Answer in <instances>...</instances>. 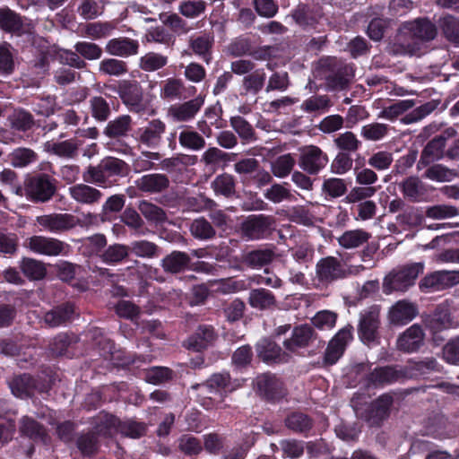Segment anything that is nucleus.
I'll use <instances>...</instances> for the list:
<instances>
[{
	"label": "nucleus",
	"instance_id": "obj_62",
	"mask_svg": "<svg viewBox=\"0 0 459 459\" xmlns=\"http://www.w3.org/2000/svg\"><path fill=\"white\" fill-rule=\"evenodd\" d=\"M337 315L330 310L317 312L312 318L313 325L320 330H330L336 324Z\"/></svg>",
	"mask_w": 459,
	"mask_h": 459
},
{
	"label": "nucleus",
	"instance_id": "obj_33",
	"mask_svg": "<svg viewBox=\"0 0 459 459\" xmlns=\"http://www.w3.org/2000/svg\"><path fill=\"white\" fill-rule=\"evenodd\" d=\"M178 142L183 148L194 152L201 151L205 146L203 135L189 127H185L180 131Z\"/></svg>",
	"mask_w": 459,
	"mask_h": 459
},
{
	"label": "nucleus",
	"instance_id": "obj_25",
	"mask_svg": "<svg viewBox=\"0 0 459 459\" xmlns=\"http://www.w3.org/2000/svg\"><path fill=\"white\" fill-rule=\"evenodd\" d=\"M74 200L84 204H92L100 201L102 194L97 188L85 184H77L69 188Z\"/></svg>",
	"mask_w": 459,
	"mask_h": 459
},
{
	"label": "nucleus",
	"instance_id": "obj_17",
	"mask_svg": "<svg viewBox=\"0 0 459 459\" xmlns=\"http://www.w3.org/2000/svg\"><path fill=\"white\" fill-rule=\"evenodd\" d=\"M255 388L262 397L267 400H276L285 395L282 385L274 375H258L255 378Z\"/></svg>",
	"mask_w": 459,
	"mask_h": 459
},
{
	"label": "nucleus",
	"instance_id": "obj_63",
	"mask_svg": "<svg viewBox=\"0 0 459 459\" xmlns=\"http://www.w3.org/2000/svg\"><path fill=\"white\" fill-rule=\"evenodd\" d=\"M456 173L440 164L433 165L429 167L426 172V178L438 182L451 181Z\"/></svg>",
	"mask_w": 459,
	"mask_h": 459
},
{
	"label": "nucleus",
	"instance_id": "obj_31",
	"mask_svg": "<svg viewBox=\"0 0 459 459\" xmlns=\"http://www.w3.org/2000/svg\"><path fill=\"white\" fill-rule=\"evenodd\" d=\"M95 425V421L93 422ZM103 435L99 434L95 426H93L92 431L82 433L76 439V446L81 453L84 455H91L98 451L99 448V437Z\"/></svg>",
	"mask_w": 459,
	"mask_h": 459
},
{
	"label": "nucleus",
	"instance_id": "obj_51",
	"mask_svg": "<svg viewBox=\"0 0 459 459\" xmlns=\"http://www.w3.org/2000/svg\"><path fill=\"white\" fill-rule=\"evenodd\" d=\"M212 189L217 195L230 196L235 192V181L231 175L222 174L215 178L212 183Z\"/></svg>",
	"mask_w": 459,
	"mask_h": 459
},
{
	"label": "nucleus",
	"instance_id": "obj_6",
	"mask_svg": "<svg viewBox=\"0 0 459 459\" xmlns=\"http://www.w3.org/2000/svg\"><path fill=\"white\" fill-rule=\"evenodd\" d=\"M380 326V308L378 306H372L359 314L358 325V335L359 340L368 346H375L378 343L379 336L377 330Z\"/></svg>",
	"mask_w": 459,
	"mask_h": 459
},
{
	"label": "nucleus",
	"instance_id": "obj_48",
	"mask_svg": "<svg viewBox=\"0 0 459 459\" xmlns=\"http://www.w3.org/2000/svg\"><path fill=\"white\" fill-rule=\"evenodd\" d=\"M389 126L382 123H371L361 127L360 134L368 141H380L387 135Z\"/></svg>",
	"mask_w": 459,
	"mask_h": 459
},
{
	"label": "nucleus",
	"instance_id": "obj_16",
	"mask_svg": "<svg viewBox=\"0 0 459 459\" xmlns=\"http://www.w3.org/2000/svg\"><path fill=\"white\" fill-rule=\"evenodd\" d=\"M165 131L166 125L163 121L152 119L136 131V140L149 148H156L160 145Z\"/></svg>",
	"mask_w": 459,
	"mask_h": 459
},
{
	"label": "nucleus",
	"instance_id": "obj_32",
	"mask_svg": "<svg viewBox=\"0 0 459 459\" xmlns=\"http://www.w3.org/2000/svg\"><path fill=\"white\" fill-rule=\"evenodd\" d=\"M169 179L163 174H148L137 180V186L145 192L157 193L166 189Z\"/></svg>",
	"mask_w": 459,
	"mask_h": 459
},
{
	"label": "nucleus",
	"instance_id": "obj_30",
	"mask_svg": "<svg viewBox=\"0 0 459 459\" xmlns=\"http://www.w3.org/2000/svg\"><path fill=\"white\" fill-rule=\"evenodd\" d=\"M457 325L458 324L452 320L447 308L445 307H438L434 315L427 321L428 328L434 333Z\"/></svg>",
	"mask_w": 459,
	"mask_h": 459
},
{
	"label": "nucleus",
	"instance_id": "obj_34",
	"mask_svg": "<svg viewBox=\"0 0 459 459\" xmlns=\"http://www.w3.org/2000/svg\"><path fill=\"white\" fill-rule=\"evenodd\" d=\"M78 146L79 143L74 140H67L60 143L48 141L45 143L44 150L60 157L74 158L77 153Z\"/></svg>",
	"mask_w": 459,
	"mask_h": 459
},
{
	"label": "nucleus",
	"instance_id": "obj_64",
	"mask_svg": "<svg viewBox=\"0 0 459 459\" xmlns=\"http://www.w3.org/2000/svg\"><path fill=\"white\" fill-rule=\"evenodd\" d=\"M178 447L187 455H195L202 451V443L194 436L186 434L178 439Z\"/></svg>",
	"mask_w": 459,
	"mask_h": 459
},
{
	"label": "nucleus",
	"instance_id": "obj_4",
	"mask_svg": "<svg viewBox=\"0 0 459 459\" xmlns=\"http://www.w3.org/2000/svg\"><path fill=\"white\" fill-rule=\"evenodd\" d=\"M361 394H356L351 399V405L356 415L367 421L369 426H380L390 415L393 397L389 394H383L372 402L366 410H363Z\"/></svg>",
	"mask_w": 459,
	"mask_h": 459
},
{
	"label": "nucleus",
	"instance_id": "obj_11",
	"mask_svg": "<svg viewBox=\"0 0 459 459\" xmlns=\"http://www.w3.org/2000/svg\"><path fill=\"white\" fill-rule=\"evenodd\" d=\"M327 163L328 157L319 147L309 145L301 150L299 167L307 173L317 174Z\"/></svg>",
	"mask_w": 459,
	"mask_h": 459
},
{
	"label": "nucleus",
	"instance_id": "obj_24",
	"mask_svg": "<svg viewBox=\"0 0 459 459\" xmlns=\"http://www.w3.org/2000/svg\"><path fill=\"white\" fill-rule=\"evenodd\" d=\"M138 48V41L129 38L112 39L108 41L105 47L106 52L109 55L123 57L137 54Z\"/></svg>",
	"mask_w": 459,
	"mask_h": 459
},
{
	"label": "nucleus",
	"instance_id": "obj_40",
	"mask_svg": "<svg viewBox=\"0 0 459 459\" xmlns=\"http://www.w3.org/2000/svg\"><path fill=\"white\" fill-rule=\"evenodd\" d=\"M9 161L15 168H23L38 159L34 151L29 148H17L9 154Z\"/></svg>",
	"mask_w": 459,
	"mask_h": 459
},
{
	"label": "nucleus",
	"instance_id": "obj_36",
	"mask_svg": "<svg viewBox=\"0 0 459 459\" xmlns=\"http://www.w3.org/2000/svg\"><path fill=\"white\" fill-rule=\"evenodd\" d=\"M404 197L412 202H418L425 195L424 186L416 177H410L400 184Z\"/></svg>",
	"mask_w": 459,
	"mask_h": 459
},
{
	"label": "nucleus",
	"instance_id": "obj_2",
	"mask_svg": "<svg viewBox=\"0 0 459 459\" xmlns=\"http://www.w3.org/2000/svg\"><path fill=\"white\" fill-rule=\"evenodd\" d=\"M89 333L100 355L109 360L117 369L134 370L140 368L138 364L141 361L123 350H116L112 341L104 336L100 329L92 328Z\"/></svg>",
	"mask_w": 459,
	"mask_h": 459
},
{
	"label": "nucleus",
	"instance_id": "obj_39",
	"mask_svg": "<svg viewBox=\"0 0 459 459\" xmlns=\"http://www.w3.org/2000/svg\"><path fill=\"white\" fill-rule=\"evenodd\" d=\"M249 304L258 309H266L273 307L275 298L273 293L264 289L253 290L249 294Z\"/></svg>",
	"mask_w": 459,
	"mask_h": 459
},
{
	"label": "nucleus",
	"instance_id": "obj_22",
	"mask_svg": "<svg viewBox=\"0 0 459 459\" xmlns=\"http://www.w3.org/2000/svg\"><path fill=\"white\" fill-rule=\"evenodd\" d=\"M204 100L198 96L182 104L171 106L169 114L176 122H186L195 117L204 105Z\"/></svg>",
	"mask_w": 459,
	"mask_h": 459
},
{
	"label": "nucleus",
	"instance_id": "obj_27",
	"mask_svg": "<svg viewBox=\"0 0 459 459\" xmlns=\"http://www.w3.org/2000/svg\"><path fill=\"white\" fill-rule=\"evenodd\" d=\"M121 97L126 105L131 110L139 112L143 108V93L140 86L134 83H127L121 89Z\"/></svg>",
	"mask_w": 459,
	"mask_h": 459
},
{
	"label": "nucleus",
	"instance_id": "obj_44",
	"mask_svg": "<svg viewBox=\"0 0 459 459\" xmlns=\"http://www.w3.org/2000/svg\"><path fill=\"white\" fill-rule=\"evenodd\" d=\"M295 166V160L291 154H284L278 157L275 160L271 163L272 173L276 178L287 177Z\"/></svg>",
	"mask_w": 459,
	"mask_h": 459
},
{
	"label": "nucleus",
	"instance_id": "obj_54",
	"mask_svg": "<svg viewBox=\"0 0 459 459\" xmlns=\"http://www.w3.org/2000/svg\"><path fill=\"white\" fill-rule=\"evenodd\" d=\"M114 29L111 22H92L85 26L84 33L92 39H100L109 36Z\"/></svg>",
	"mask_w": 459,
	"mask_h": 459
},
{
	"label": "nucleus",
	"instance_id": "obj_49",
	"mask_svg": "<svg viewBox=\"0 0 459 459\" xmlns=\"http://www.w3.org/2000/svg\"><path fill=\"white\" fill-rule=\"evenodd\" d=\"M192 235L198 239H210L215 235V230L211 223L204 218L195 220L190 226Z\"/></svg>",
	"mask_w": 459,
	"mask_h": 459
},
{
	"label": "nucleus",
	"instance_id": "obj_61",
	"mask_svg": "<svg viewBox=\"0 0 459 459\" xmlns=\"http://www.w3.org/2000/svg\"><path fill=\"white\" fill-rule=\"evenodd\" d=\"M264 81L265 73L263 70H255L244 77L243 87L248 92L257 93L263 88Z\"/></svg>",
	"mask_w": 459,
	"mask_h": 459
},
{
	"label": "nucleus",
	"instance_id": "obj_7",
	"mask_svg": "<svg viewBox=\"0 0 459 459\" xmlns=\"http://www.w3.org/2000/svg\"><path fill=\"white\" fill-rule=\"evenodd\" d=\"M275 228L273 216L264 214L248 216L241 226L242 234L247 239L255 240L266 238Z\"/></svg>",
	"mask_w": 459,
	"mask_h": 459
},
{
	"label": "nucleus",
	"instance_id": "obj_42",
	"mask_svg": "<svg viewBox=\"0 0 459 459\" xmlns=\"http://www.w3.org/2000/svg\"><path fill=\"white\" fill-rule=\"evenodd\" d=\"M288 429L297 433H306L312 429L313 421L302 412H293L285 420Z\"/></svg>",
	"mask_w": 459,
	"mask_h": 459
},
{
	"label": "nucleus",
	"instance_id": "obj_19",
	"mask_svg": "<svg viewBox=\"0 0 459 459\" xmlns=\"http://www.w3.org/2000/svg\"><path fill=\"white\" fill-rule=\"evenodd\" d=\"M25 191L30 199L45 202L53 195L55 188L47 177L39 176L29 179Z\"/></svg>",
	"mask_w": 459,
	"mask_h": 459
},
{
	"label": "nucleus",
	"instance_id": "obj_57",
	"mask_svg": "<svg viewBox=\"0 0 459 459\" xmlns=\"http://www.w3.org/2000/svg\"><path fill=\"white\" fill-rule=\"evenodd\" d=\"M331 106L330 99L326 95H316L307 99L302 103V109L306 112H325Z\"/></svg>",
	"mask_w": 459,
	"mask_h": 459
},
{
	"label": "nucleus",
	"instance_id": "obj_55",
	"mask_svg": "<svg viewBox=\"0 0 459 459\" xmlns=\"http://www.w3.org/2000/svg\"><path fill=\"white\" fill-rule=\"evenodd\" d=\"M439 26L449 41L459 44V20L453 16H445L440 19Z\"/></svg>",
	"mask_w": 459,
	"mask_h": 459
},
{
	"label": "nucleus",
	"instance_id": "obj_23",
	"mask_svg": "<svg viewBox=\"0 0 459 459\" xmlns=\"http://www.w3.org/2000/svg\"><path fill=\"white\" fill-rule=\"evenodd\" d=\"M215 339L216 334L213 328L208 325H203L188 338L186 342V347L195 351H201L211 346Z\"/></svg>",
	"mask_w": 459,
	"mask_h": 459
},
{
	"label": "nucleus",
	"instance_id": "obj_5",
	"mask_svg": "<svg viewBox=\"0 0 459 459\" xmlns=\"http://www.w3.org/2000/svg\"><path fill=\"white\" fill-rule=\"evenodd\" d=\"M423 271L420 263L412 264L392 271L384 279L383 291L390 294L394 291H406L415 282V280Z\"/></svg>",
	"mask_w": 459,
	"mask_h": 459
},
{
	"label": "nucleus",
	"instance_id": "obj_12",
	"mask_svg": "<svg viewBox=\"0 0 459 459\" xmlns=\"http://www.w3.org/2000/svg\"><path fill=\"white\" fill-rule=\"evenodd\" d=\"M258 357L269 365L289 362L292 356L286 349L282 350L276 342L269 339L261 340L256 344Z\"/></svg>",
	"mask_w": 459,
	"mask_h": 459
},
{
	"label": "nucleus",
	"instance_id": "obj_10",
	"mask_svg": "<svg viewBox=\"0 0 459 459\" xmlns=\"http://www.w3.org/2000/svg\"><path fill=\"white\" fill-rule=\"evenodd\" d=\"M25 247L39 255L56 256L65 254L68 245L56 238L33 236L26 239Z\"/></svg>",
	"mask_w": 459,
	"mask_h": 459
},
{
	"label": "nucleus",
	"instance_id": "obj_18",
	"mask_svg": "<svg viewBox=\"0 0 459 459\" xmlns=\"http://www.w3.org/2000/svg\"><path fill=\"white\" fill-rule=\"evenodd\" d=\"M9 386L12 393L21 398L30 395L33 390L47 392L50 388L48 384L37 385L32 375H15L9 382Z\"/></svg>",
	"mask_w": 459,
	"mask_h": 459
},
{
	"label": "nucleus",
	"instance_id": "obj_45",
	"mask_svg": "<svg viewBox=\"0 0 459 459\" xmlns=\"http://www.w3.org/2000/svg\"><path fill=\"white\" fill-rule=\"evenodd\" d=\"M99 70L101 74L118 77L126 74L128 68L123 60L106 58L100 63Z\"/></svg>",
	"mask_w": 459,
	"mask_h": 459
},
{
	"label": "nucleus",
	"instance_id": "obj_43",
	"mask_svg": "<svg viewBox=\"0 0 459 459\" xmlns=\"http://www.w3.org/2000/svg\"><path fill=\"white\" fill-rule=\"evenodd\" d=\"M0 28L8 32L22 31V22L15 13L8 9L0 10Z\"/></svg>",
	"mask_w": 459,
	"mask_h": 459
},
{
	"label": "nucleus",
	"instance_id": "obj_26",
	"mask_svg": "<svg viewBox=\"0 0 459 459\" xmlns=\"http://www.w3.org/2000/svg\"><path fill=\"white\" fill-rule=\"evenodd\" d=\"M20 431L23 436L34 441L47 442L48 435L46 429L34 419L24 416L20 421Z\"/></svg>",
	"mask_w": 459,
	"mask_h": 459
},
{
	"label": "nucleus",
	"instance_id": "obj_59",
	"mask_svg": "<svg viewBox=\"0 0 459 459\" xmlns=\"http://www.w3.org/2000/svg\"><path fill=\"white\" fill-rule=\"evenodd\" d=\"M100 162L108 179L114 176H123L126 172V164L119 159L108 157Z\"/></svg>",
	"mask_w": 459,
	"mask_h": 459
},
{
	"label": "nucleus",
	"instance_id": "obj_1",
	"mask_svg": "<svg viewBox=\"0 0 459 459\" xmlns=\"http://www.w3.org/2000/svg\"><path fill=\"white\" fill-rule=\"evenodd\" d=\"M436 35L437 29L429 20L418 19L406 22L399 30L393 51L400 55H416L420 50V42L431 40Z\"/></svg>",
	"mask_w": 459,
	"mask_h": 459
},
{
	"label": "nucleus",
	"instance_id": "obj_56",
	"mask_svg": "<svg viewBox=\"0 0 459 459\" xmlns=\"http://www.w3.org/2000/svg\"><path fill=\"white\" fill-rule=\"evenodd\" d=\"M273 256L274 255L272 250H255L245 256V263L253 268H259L269 264L273 259Z\"/></svg>",
	"mask_w": 459,
	"mask_h": 459
},
{
	"label": "nucleus",
	"instance_id": "obj_58",
	"mask_svg": "<svg viewBox=\"0 0 459 459\" xmlns=\"http://www.w3.org/2000/svg\"><path fill=\"white\" fill-rule=\"evenodd\" d=\"M264 196L269 201L278 204L282 201H294L295 197L290 193V191L285 187L284 185L281 184H273L270 188H268Z\"/></svg>",
	"mask_w": 459,
	"mask_h": 459
},
{
	"label": "nucleus",
	"instance_id": "obj_60",
	"mask_svg": "<svg viewBox=\"0 0 459 459\" xmlns=\"http://www.w3.org/2000/svg\"><path fill=\"white\" fill-rule=\"evenodd\" d=\"M282 455L291 459L299 458L305 450V443L296 439H284L280 442Z\"/></svg>",
	"mask_w": 459,
	"mask_h": 459
},
{
	"label": "nucleus",
	"instance_id": "obj_9",
	"mask_svg": "<svg viewBox=\"0 0 459 459\" xmlns=\"http://www.w3.org/2000/svg\"><path fill=\"white\" fill-rule=\"evenodd\" d=\"M352 331L353 327L348 325L333 336L322 360L323 365H333L337 362L353 338Z\"/></svg>",
	"mask_w": 459,
	"mask_h": 459
},
{
	"label": "nucleus",
	"instance_id": "obj_3",
	"mask_svg": "<svg viewBox=\"0 0 459 459\" xmlns=\"http://www.w3.org/2000/svg\"><path fill=\"white\" fill-rule=\"evenodd\" d=\"M95 428L98 433L104 437H112L116 433H120L131 438H140L147 431V426L143 422L134 420H120L106 412H100L95 418Z\"/></svg>",
	"mask_w": 459,
	"mask_h": 459
},
{
	"label": "nucleus",
	"instance_id": "obj_28",
	"mask_svg": "<svg viewBox=\"0 0 459 459\" xmlns=\"http://www.w3.org/2000/svg\"><path fill=\"white\" fill-rule=\"evenodd\" d=\"M370 237V233L361 229L346 230L338 238V243L345 249H352L368 242Z\"/></svg>",
	"mask_w": 459,
	"mask_h": 459
},
{
	"label": "nucleus",
	"instance_id": "obj_53",
	"mask_svg": "<svg viewBox=\"0 0 459 459\" xmlns=\"http://www.w3.org/2000/svg\"><path fill=\"white\" fill-rule=\"evenodd\" d=\"M129 254L128 246L115 244L109 246L102 254V260L110 264H117L124 260Z\"/></svg>",
	"mask_w": 459,
	"mask_h": 459
},
{
	"label": "nucleus",
	"instance_id": "obj_21",
	"mask_svg": "<svg viewBox=\"0 0 459 459\" xmlns=\"http://www.w3.org/2000/svg\"><path fill=\"white\" fill-rule=\"evenodd\" d=\"M417 314L418 309L413 303L399 300L390 308L388 318L393 325H403L413 320Z\"/></svg>",
	"mask_w": 459,
	"mask_h": 459
},
{
	"label": "nucleus",
	"instance_id": "obj_8",
	"mask_svg": "<svg viewBox=\"0 0 459 459\" xmlns=\"http://www.w3.org/2000/svg\"><path fill=\"white\" fill-rule=\"evenodd\" d=\"M36 221L41 227L40 230H46L53 234L68 231L79 224V219L70 213L41 215L36 218Z\"/></svg>",
	"mask_w": 459,
	"mask_h": 459
},
{
	"label": "nucleus",
	"instance_id": "obj_14",
	"mask_svg": "<svg viewBox=\"0 0 459 459\" xmlns=\"http://www.w3.org/2000/svg\"><path fill=\"white\" fill-rule=\"evenodd\" d=\"M315 338V331L308 325H300L293 328L291 335L283 341V348L289 351L291 356L298 354L300 349L307 347Z\"/></svg>",
	"mask_w": 459,
	"mask_h": 459
},
{
	"label": "nucleus",
	"instance_id": "obj_52",
	"mask_svg": "<svg viewBox=\"0 0 459 459\" xmlns=\"http://www.w3.org/2000/svg\"><path fill=\"white\" fill-rule=\"evenodd\" d=\"M21 269L22 273L29 278L33 280H39L46 274L44 265L32 258H23L21 262Z\"/></svg>",
	"mask_w": 459,
	"mask_h": 459
},
{
	"label": "nucleus",
	"instance_id": "obj_41",
	"mask_svg": "<svg viewBox=\"0 0 459 459\" xmlns=\"http://www.w3.org/2000/svg\"><path fill=\"white\" fill-rule=\"evenodd\" d=\"M168 64V57L160 53L149 52L139 60V66L145 72H155Z\"/></svg>",
	"mask_w": 459,
	"mask_h": 459
},
{
	"label": "nucleus",
	"instance_id": "obj_13",
	"mask_svg": "<svg viewBox=\"0 0 459 459\" xmlns=\"http://www.w3.org/2000/svg\"><path fill=\"white\" fill-rule=\"evenodd\" d=\"M459 283V271H437L425 276L420 288L423 290H441Z\"/></svg>",
	"mask_w": 459,
	"mask_h": 459
},
{
	"label": "nucleus",
	"instance_id": "obj_35",
	"mask_svg": "<svg viewBox=\"0 0 459 459\" xmlns=\"http://www.w3.org/2000/svg\"><path fill=\"white\" fill-rule=\"evenodd\" d=\"M74 312V308L73 305L65 304L47 312L44 320L45 323L51 327L58 326L71 319Z\"/></svg>",
	"mask_w": 459,
	"mask_h": 459
},
{
	"label": "nucleus",
	"instance_id": "obj_46",
	"mask_svg": "<svg viewBox=\"0 0 459 459\" xmlns=\"http://www.w3.org/2000/svg\"><path fill=\"white\" fill-rule=\"evenodd\" d=\"M131 122L132 120L129 116H120L108 124L105 133L109 137L125 135L130 129Z\"/></svg>",
	"mask_w": 459,
	"mask_h": 459
},
{
	"label": "nucleus",
	"instance_id": "obj_37",
	"mask_svg": "<svg viewBox=\"0 0 459 459\" xmlns=\"http://www.w3.org/2000/svg\"><path fill=\"white\" fill-rule=\"evenodd\" d=\"M190 261L187 254L180 251H174L162 260V266L165 271L178 273L186 268Z\"/></svg>",
	"mask_w": 459,
	"mask_h": 459
},
{
	"label": "nucleus",
	"instance_id": "obj_47",
	"mask_svg": "<svg viewBox=\"0 0 459 459\" xmlns=\"http://www.w3.org/2000/svg\"><path fill=\"white\" fill-rule=\"evenodd\" d=\"M184 83L180 79L169 78L160 89V98L163 100H176L182 97Z\"/></svg>",
	"mask_w": 459,
	"mask_h": 459
},
{
	"label": "nucleus",
	"instance_id": "obj_29",
	"mask_svg": "<svg viewBox=\"0 0 459 459\" xmlns=\"http://www.w3.org/2000/svg\"><path fill=\"white\" fill-rule=\"evenodd\" d=\"M446 138L438 136L430 141L422 151L420 162L428 165L440 160L444 155Z\"/></svg>",
	"mask_w": 459,
	"mask_h": 459
},
{
	"label": "nucleus",
	"instance_id": "obj_15",
	"mask_svg": "<svg viewBox=\"0 0 459 459\" xmlns=\"http://www.w3.org/2000/svg\"><path fill=\"white\" fill-rule=\"evenodd\" d=\"M316 275L320 281L331 282L347 275L345 264L333 256L322 258L316 264Z\"/></svg>",
	"mask_w": 459,
	"mask_h": 459
},
{
	"label": "nucleus",
	"instance_id": "obj_20",
	"mask_svg": "<svg viewBox=\"0 0 459 459\" xmlns=\"http://www.w3.org/2000/svg\"><path fill=\"white\" fill-rule=\"evenodd\" d=\"M422 327L414 324L406 329L397 339V348L403 351L413 352L418 351L424 342Z\"/></svg>",
	"mask_w": 459,
	"mask_h": 459
},
{
	"label": "nucleus",
	"instance_id": "obj_50",
	"mask_svg": "<svg viewBox=\"0 0 459 459\" xmlns=\"http://www.w3.org/2000/svg\"><path fill=\"white\" fill-rule=\"evenodd\" d=\"M129 252L143 258H152L157 255V246L147 240L133 241L128 246Z\"/></svg>",
	"mask_w": 459,
	"mask_h": 459
},
{
	"label": "nucleus",
	"instance_id": "obj_38",
	"mask_svg": "<svg viewBox=\"0 0 459 459\" xmlns=\"http://www.w3.org/2000/svg\"><path fill=\"white\" fill-rule=\"evenodd\" d=\"M293 18L299 25L304 28H315L321 18V13L318 10L302 6L294 12Z\"/></svg>",
	"mask_w": 459,
	"mask_h": 459
}]
</instances>
